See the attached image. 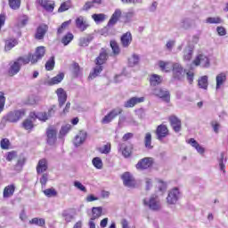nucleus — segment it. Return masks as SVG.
<instances>
[{
  "label": "nucleus",
  "mask_w": 228,
  "mask_h": 228,
  "mask_svg": "<svg viewBox=\"0 0 228 228\" xmlns=\"http://www.w3.org/2000/svg\"><path fill=\"white\" fill-rule=\"evenodd\" d=\"M30 57H19L18 59L12 61L9 64V76H16L20 72L22 65H28L29 63Z\"/></svg>",
  "instance_id": "obj_1"
},
{
  "label": "nucleus",
  "mask_w": 228,
  "mask_h": 228,
  "mask_svg": "<svg viewBox=\"0 0 228 228\" xmlns=\"http://www.w3.org/2000/svg\"><path fill=\"white\" fill-rule=\"evenodd\" d=\"M26 117V110L20 109L16 110H12L6 114V116L4 117V120L5 122H11L12 124H17L20 118H24Z\"/></svg>",
  "instance_id": "obj_2"
},
{
  "label": "nucleus",
  "mask_w": 228,
  "mask_h": 228,
  "mask_svg": "<svg viewBox=\"0 0 228 228\" xmlns=\"http://www.w3.org/2000/svg\"><path fill=\"white\" fill-rule=\"evenodd\" d=\"M142 202L143 206H146L151 211H159L161 209V201L158 195H151L150 198H145Z\"/></svg>",
  "instance_id": "obj_3"
},
{
  "label": "nucleus",
  "mask_w": 228,
  "mask_h": 228,
  "mask_svg": "<svg viewBox=\"0 0 228 228\" xmlns=\"http://www.w3.org/2000/svg\"><path fill=\"white\" fill-rule=\"evenodd\" d=\"M54 113H56V105L50 107L48 112H31L29 117L30 118H38V120H41V122H46V120H49V118H51Z\"/></svg>",
  "instance_id": "obj_4"
},
{
  "label": "nucleus",
  "mask_w": 228,
  "mask_h": 228,
  "mask_svg": "<svg viewBox=\"0 0 228 228\" xmlns=\"http://www.w3.org/2000/svg\"><path fill=\"white\" fill-rule=\"evenodd\" d=\"M43 56H45V47L38 46L34 54L28 53L25 58H30L29 61L32 65H35V63H38V61L42 60Z\"/></svg>",
  "instance_id": "obj_5"
},
{
  "label": "nucleus",
  "mask_w": 228,
  "mask_h": 228,
  "mask_svg": "<svg viewBox=\"0 0 228 228\" xmlns=\"http://www.w3.org/2000/svg\"><path fill=\"white\" fill-rule=\"evenodd\" d=\"M122 108L118 107L110 110L107 115L102 119V124H110L112 120L117 118L118 115L122 114Z\"/></svg>",
  "instance_id": "obj_6"
},
{
  "label": "nucleus",
  "mask_w": 228,
  "mask_h": 228,
  "mask_svg": "<svg viewBox=\"0 0 228 228\" xmlns=\"http://www.w3.org/2000/svg\"><path fill=\"white\" fill-rule=\"evenodd\" d=\"M121 179L123 181L124 186H126V188H134L136 186V181L129 172L124 173L121 175Z\"/></svg>",
  "instance_id": "obj_7"
},
{
  "label": "nucleus",
  "mask_w": 228,
  "mask_h": 228,
  "mask_svg": "<svg viewBox=\"0 0 228 228\" xmlns=\"http://www.w3.org/2000/svg\"><path fill=\"white\" fill-rule=\"evenodd\" d=\"M181 197V192L179 191L178 188H174L168 192L167 200L168 204H176L177 200Z\"/></svg>",
  "instance_id": "obj_8"
},
{
  "label": "nucleus",
  "mask_w": 228,
  "mask_h": 228,
  "mask_svg": "<svg viewBox=\"0 0 228 228\" xmlns=\"http://www.w3.org/2000/svg\"><path fill=\"white\" fill-rule=\"evenodd\" d=\"M102 4V0H89L85 3L81 12H90L92 8H99Z\"/></svg>",
  "instance_id": "obj_9"
},
{
  "label": "nucleus",
  "mask_w": 228,
  "mask_h": 228,
  "mask_svg": "<svg viewBox=\"0 0 228 228\" xmlns=\"http://www.w3.org/2000/svg\"><path fill=\"white\" fill-rule=\"evenodd\" d=\"M153 95L163 99L165 102H170V93L167 89L163 88H155L153 90Z\"/></svg>",
  "instance_id": "obj_10"
},
{
  "label": "nucleus",
  "mask_w": 228,
  "mask_h": 228,
  "mask_svg": "<svg viewBox=\"0 0 228 228\" xmlns=\"http://www.w3.org/2000/svg\"><path fill=\"white\" fill-rule=\"evenodd\" d=\"M137 170H147L152 167V158H144L138 161L136 164Z\"/></svg>",
  "instance_id": "obj_11"
},
{
  "label": "nucleus",
  "mask_w": 228,
  "mask_h": 228,
  "mask_svg": "<svg viewBox=\"0 0 228 228\" xmlns=\"http://www.w3.org/2000/svg\"><path fill=\"white\" fill-rule=\"evenodd\" d=\"M75 24L77 29L80 31H86L90 24H88V21L86 20L84 16H78L75 20Z\"/></svg>",
  "instance_id": "obj_12"
},
{
  "label": "nucleus",
  "mask_w": 228,
  "mask_h": 228,
  "mask_svg": "<svg viewBox=\"0 0 228 228\" xmlns=\"http://www.w3.org/2000/svg\"><path fill=\"white\" fill-rule=\"evenodd\" d=\"M173 76L175 79H181L184 77V70L183 69V66L180 63L175 62L173 63Z\"/></svg>",
  "instance_id": "obj_13"
},
{
  "label": "nucleus",
  "mask_w": 228,
  "mask_h": 228,
  "mask_svg": "<svg viewBox=\"0 0 228 228\" xmlns=\"http://www.w3.org/2000/svg\"><path fill=\"white\" fill-rule=\"evenodd\" d=\"M37 4H39L40 6H42V8H44V10H45L46 12H54V1H51V0H37Z\"/></svg>",
  "instance_id": "obj_14"
},
{
  "label": "nucleus",
  "mask_w": 228,
  "mask_h": 228,
  "mask_svg": "<svg viewBox=\"0 0 228 228\" xmlns=\"http://www.w3.org/2000/svg\"><path fill=\"white\" fill-rule=\"evenodd\" d=\"M194 65H200V67L208 69L209 67V58L204 54H200L194 60Z\"/></svg>",
  "instance_id": "obj_15"
},
{
  "label": "nucleus",
  "mask_w": 228,
  "mask_h": 228,
  "mask_svg": "<svg viewBox=\"0 0 228 228\" xmlns=\"http://www.w3.org/2000/svg\"><path fill=\"white\" fill-rule=\"evenodd\" d=\"M157 139L161 141L168 136V127L166 125H159L156 130Z\"/></svg>",
  "instance_id": "obj_16"
},
{
  "label": "nucleus",
  "mask_w": 228,
  "mask_h": 228,
  "mask_svg": "<svg viewBox=\"0 0 228 228\" xmlns=\"http://www.w3.org/2000/svg\"><path fill=\"white\" fill-rule=\"evenodd\" d=\"M55 94H57V97H58L59 106L60 108H61V106H63V104L67 102V92H65L64 88L61 87L55 91Z\"/></svg>",
  "instance_id": "obj_17"
},
{
  "label": "nucleus",
  "mask_w": 228,
  "mask_h": 228,
  "mask_svg": "<svg viewBox=\"0 0 228 228\" xmlns=\"http://www.w3.org/2000/svg\"><path fill=\"white\" fill-rule=\"evenodd\" d=\"M169 122L171 124L172 129L175 133H179L182 129L181 119L175 116H171L169 118Z\"/></svg>",
  "instance_id": "obj_18"
},
{
  "label": "nucleus",
  "mask_w": 228,
  "mask_h": 228,
  "mask_svg": "<svg viewBox=\"0 0 228 228\" xmlns=\"http://www.w3.org/2000/svg\"><path fill=\"white\" fill-rule=\"evenodd\" d=\"M143 101H145V98L143 97H132L128 101L125 102L124 107L134 108L136 104H140L141 102H143Z\"/></svg>",
  "instance_id": "obj_19"
},
{
  "label": "nucleus",
  "mask_w": 228,
  "mask_h": 228,
  "mask_svg": "<svg viewBox=\"0 0 228 228\" xmlns=\"http://www.w3.org/2000/svg\"><path fill=\"white\" fill-rule=\"evenodd\" d=\"M122 16V11L120 9H116L114 13L111 15L109 22H108V28H111L118 22V19Z\"/></svg>",
  "instance_id": "obj_20"
},
{
  "label": "nucleus",
  "mask_w": 228,
  "mask_h": 228,
  "mask_svg": "<svg viewBox=\"0 0 228 228\" xmlns=\"http://www.w3.org/2000/svg\"><path fill=\"white\" fill-rule=\"evenodd\" d=\"M121 45L124 48L129 47L131 45V42H133V36L131 32H126L121 36L120 38Z\"/></svg>",
  "instance_id": "obj_21"
},
{
  "label": "nucleus",
  "mask_w": 228,
  "mask_h": 228,
  "mask_svg": "<svg viewBox=\"0 0 228 228\" xmlns=\"http://www.w3.org/2000/svg\"><path fill=\"white\" fill-rule=\"evenodd\" d=\"M108 61V51L102 48L99 56L96 58V65H104Z\"/></svg>",
  "instance_id": "obj_22"
},
{
  "label": "nucleus",
  "mask_w": 228,
  "mask_h": 228,
  "mask_svg": "<svg viewBox=\"0 0 228 228\" xmlns=\"http://www.w3.org/2000/svg\"><path fill=\"white\" fill-rule=\"evenodd\" d=\"M47 143L54 145L56 143V130L54 128H48L46 131Z\"/></svg>",
  "instance_id": "obj_23"
},
{
  "label": "nucleus",
  "mask_w": 228,
  "mask_h": 228,
  "mask_svg": "<svg viewBox=\"0 0 228 228\" xmlns=\"http://www.w3.org/2000/svg\"><path fill=\"white\" fill-rule=\"evenodd\" d=\"M94 40V35L89 34L86 37H80L78 39V45L79 47H88L90 45V42Z\"/></svg>",
  "instance_id": "obj_24"
},
{
  "label": "nucleus",
  "mask_w": 228,
  "mask_h": 228,
  "mask_svg": "<svg viewBox=\"0 0 228 228\" xmlns=\"http://www.w3.org/2000/svg\"><path fill=\"white\" fill-rule=\"evenodd\" d=\"M131 146H127L126 143L118 144V151L122 153L124 158H129L131 156Z\"/></svg>",
  "instance_id": "obj_25"
},
{
  "label": "nucleus",
  "mask_w": 228,
  "mask_h": 228,
  "mask_svg": "<svg viewBox=\"0 0 228 228\" xmlns=\"http://www.w3.org/2000/svg\"><path fill=\"white\" fill-rule=\"evenodd\" d=\"M86 140V132L80 131L78 134L76 135L74 140V145L75 147H79V145H82V143Z\"/></svg>",
  "instance_id": "obj_26"
},
{
  "label": "nucleus",
  "mask_w": 228,
  "mask_h": 228,
  "mask_svg": "<svg viewBox=\"0 0 228 228\" xmlns=\"http://www.w3.org/2000/svg\"><path fill=\"white\" fill-rule=\"evenodd\" d=\"M48 168L47 166V159H42L38 161V164L37 166V174H44V172H46Z\"/></svg>",
  "instance_id": "obj_27"
},
{
  "label": "nucleus",
  "mask_w": 228,
  "mask_h": 228,
  "mask_svg": "<svg viewBox=\"0 0 228 228\" xmlns=\"http://www.w3.org/2000/svg\"><path fill=\"white\" fill-rule=\"evenodd\" d=\"M189 145H191V147H193L194 149H196L197 152H199V154H204V152H206V150L204 149V147L200 146V144H199V142L191 138L188 141Z\"/></svg>",
  "instance_id": "obj_28"
},
{
  "label": "nucleus",
  "mask_w": 228,
  "mask_h": 228,
  "mask_svg": "<svg viewBox=\"0 0 228 228\" xmlns=\"http://www.w3.org/2000/svg\"><path fill=\"white\" fill-rule=\"evenodd\" d=\"M48 27L47 25H41L37 28L36 38L37 40H42L44 37H45V33H47Z\"/></svg>",
  "instance_id": "obj_29"
},
{
  "label": "nucleus",
  "mask_w": 228,
  "mask_h": 228,
  "mask_svg": "<svg viewBox=\"0 0 228 228\" xmlns=\"http://www.w3.org/2000/svg\"><path fill=\"white\" fill-rule=\"evenodd\" d=\"M159 67L163 72H170L174 67V63L168 61H159Z\"/></svg>",
  "instance_id": "obj_30"
},
{
  "label": "nucleus",
  "mask_w": 228,
  "mask_h": 228,
  "mask_svg": "<svg viewBox=\"0 0 228 228\" xmlns=\"http://www.w3.org/2000/svg\"><path fill=\"white\" fill-rule=\"evenodd\" d=\"M64 77H65V74L59 73L57 76L52 77L48 81V85H50V86H53V85H59V83H61V81H63Z\"/></svg>",
  "instance_id": "obj_31"
},
{
  "label": "nucleus",
  "mask_w": 228,
  "mask_h": 228,
  "mask_svg": "<svg viewBox=\"0 0 228 228\" xmlns=\"http://www.w3.org/2000/svg\"><path fill=\"white\" fill-rule=\"evenodd\" d=\"M61 216L67 224L72 222V220H74L75 218L74 212H72L71 210H64L61 213Z\"/></svg>",
  "instance_id": "obj_32"
},
{
  "label": "nucleus",
  "mask_w": 228,
  "mask_h": 228,
  "mask_svg": "<svg viewBox=\"0 0 228 228\" xmlns=\"http://www.w3.org/2000/svg\"><path fill=\"white\" fill-rule=\"evenodd\" d=\"M226 79H227V77L225 76V73L218 74L216 77V90H218L220 86H222V85L225 83Z\"/></svg>",
  "instance_id": "obj_33"
},
{
  "label": "nucleus",
  "mask_w": 228,
  "mask_h": 228,
  "mask_svg": "<svg viewBox=\"0 0 228 228\" xmlns=\"http://www.w3.org/2000/svg\"><path fill=\"white\" fill-rule=\"evenodd\" d=\"M162 81L163 79L159 75L153 74L150 77V84L151 86H158V85H161Z\"/></svg>",
  "instance_id": "obj_34"
},
{
  "label": "nucleus",
  "mask_w": 228,
  "mask_h": 228,
  "mask_svg": "<svg viewBox=\"0 0 228 228\" xmlns=\"http://www.w3.org/2000/svg\"><path fill=\"white\" fill-rule=\"evenodd\" d=\"M15 193V186L8 185L4 190V199H10Z\"/></svg>",
  "instance_id": "obj_35"
},
{
  "label": "nucleus",
  "mask_w": 228,
  "mask_h": 228,
  "mask_svg": "<svg viewBox=\"0 0 228 228\" xmlns=\"http://www.w3.org/2000/svg\"><path fill=\"white\" fill-rule=\"evenodd\" d=\"M191 56H193V47L187 46L183 51V61H190V60H191Z\"/></svg>",
  "instance_id": "obj_36"
},
{
  "label": "nucleus",
  "mask_w": 228,
  "mask_h": 228,
  "mask_svg": "<svg viewBox=\"0 0 228 228\" xmlns=\"http://www.w3.org/2000/svg\"><path fill=\"white\" fill-rule=\"evenodd\" d=\"M72 8V1L68 0L61 4V6L58 9L59 13H63V12H67V10H70Z\"/></svg>",
  "instance_id": "obj_37"
},
{
  "label": "nucleus",
  "mask_w": 228,
  "mask_h": 228,
  "mask_svg": "<svg viewBox=\"0 0 228 228\" xmlns=\"http://www.w3.org/2000/svg\"><path fill=\"white\" fill-rule=\"evenodd\" d=\"M140 63V55L134 53L128 58V65L130 67H136Z\"/></svg>",
  "instance_id": "obj_38"
},
{
  "label": "nucleus",
  "mask_w": 228,
  "mask_h": 228,
  "mask_svg": "<svg viewBox=\"0 0 228 228\" xmlns=\"http://www.w3.org/2000/svg\"><path fill=\"white\" fill-rule=\"evenodd\" d=\"M92 220H97V218H100L102 215V207H94L92 208Z\"/></svg>",
  "instance_id": "obj_39"
},
{
  "label": "nucleus",
  "mask_w": 228,
  "mask_h": 228,
  "mask_svg": "<svg viewBox=\"0 0 228 228\" xmlns=\"http://www.w3.org/2000/svg\"><path fill=\"white\" fill-rule=\"evenodd\" d=\"M19 44V41L15 38L8 39L5 41V51H12L15 45Z\"/></svg>",
  "instance_id": "obj_40"
},
{
  "label": "nucleus",
  "mask_w": 228,
  "mask_h": 228,
  "mask_svg": "<svg viewBox=\"0 0 228 228\" xmlns=\"http://www.w3.org/2000/svg\"><path fill=\"white\" fill-rule=\"evenodd\" d=\"M28 21H29V17H28V15H20L18 18L17 26L18 28H24V26L28 25Z\"/></svg>",
  "instance_id": "obj_41"
},
{
  "label": "nucleus",
  "mask_w": 228,
  "mask_h": 228,
  "mask_svg": "<svg viewBox=\"0 0 228 228\" xmlns=\"http://www.w3.org/2000/svg\"><path fill=\"white\" fill-rule=\"evenodd\" d=\"M198 85L200 88H202L203 90H208V86L209 83L208 82V76H202L198 80Z\"/></svg>",
  "instance_id": "obj_42"
},
{
  "label": "nucleus",
  "mask_w": 228,
  "mask_h": 228,
  "mask_svg": "<svg viewBox=\"0 0 228 228\" xmlns=\"http://www.w3.org/2000/svg\"><path fill=\"white\" fill-rule=\"evenodd\" d=\"M73 40L74 34L69 32L61 38V44H63V45H69V44H70V42H72Z\"/></svg>",
  "instance_id": "obj_43"
},
{
  "label": "nucleus",
  "mask_w": 228,
  "mask_h": 228,
  "mask_svg": "<svg viewBox=\"0 0 228 228\" xmlns=\"http://www.w3.org/2000/svg\"><path fill=\"white\" fill-rule=\"evenodd\" d=\"M29 224L31 225H38L39 227H44V225H45V219L34 217L29 221Z\"/></svg>",
  "instance_id": "obj_44"
},
{
  "label": "nucleus",
  "mask_w": 228,
  "mask_h": 228,
  "mask_svg": "<svg viewBox=\"0 0 228 228\" xmlns=\"http://www.w3.org/2000/svg\"><path fill=\"white\" fill-rule=\"evenodd\" d=\"M92 19L96 22V24H100V22H104L106 20V14L95 13L92 15Z\"/></svg>",
  "instance_id": "obj_45"
},
{
  "label": "nucleus",
  "mask_w": 228,
  "mask_h": 228,
  "mask_svg": "<svg viewBox=\"0 0 228 228\" xmlns=\"http://www.w3.org/2000/svg\"><path fill=\"white\" fill-rule=\"evenodd\" d=\"M144 145L146 149H152V134H151V133L145 134Z\"/></svg>",
  "instance_id": "obj_46"
},
{
  "label": "nucleus",
  "mask_w": 228,
  "mask_h": 228,
  "mask_svg": "<svg viewBox=\"0 0 228 228\" xmlns=\"http://www.w3.org/2000/svg\"><path fill=\"white\" fill-rule=\"evenodd\" d=\"M71 22H72V20L64 21L61 25V27H59V28L57 29V35H61L62 33H65V30L67 29V28H69V26H70Z\"/></svg>",
  "instance_id": "obj_47"
},
{
  "label": "nucleus",
  "mask_w": 228,
  "mask_h": 228,
  "mask_svg": "<svg viewBox=\"0 0 228 228\" xmlns=\"http://www.w3.org/2000/svg\"><path fill=\"white\" fill-rule=\"evenodd\" d=\"M224 22V20L220 17H208L206 19L207 24H222Z\"/></svg>",
  "instance_id": "obj_48"
},
{
  "label": "nucleus",
  "mask_w": 228,
  "mask_h": 228,
  "mask_svg": "<svg viewBox=\"0 0 228 228\" xmlns=\"http://www.w3.org/2000/svg\"><path fill=\"white\" fill-rule=\"evenodd\" d=\"M102 72V66L97 65L94 68V72L89 75V78L95 79V77H97V76H99Z\"/></svg>",
  "instance_id": "obj_49"
},
{
  "label": "nucleus",
  "mask_w": 228,
  "mask_h": 228,
  "mask_svg": "<svg viewBox=\"0 0 228 228\" xmlns=\"http://www.w3.org/2000/svg\"><path fill=\"white\" fill-rule=\"evenodd\" d=\"M180 28L183 29H190L191 28V20L188 18H184L180 21Z\"/></svg>",
  "instance_id": "obj_50"
},
{
  "label": "nucleus",
  "mask_w": 228,
  "mask_h": 228,
  "mask_svg": "<svg viewBox=\"0 0 228 228\" xmlns=\"http://www.w3.org/2000/svg\"><path fill=\"white\" fill-rule=\"evenodd\" d=\"M98 151L101 154H110V152H111V144L107 143V144L98 148Z\"/></svg>",
  "instance_id": "obj_51"
},
{
  "label": "nucleus",
  "mask_w": 228,
  "mask_h": 228,
  "mask_svg": "<svg viewBox=\"0 0 228 228\" xmlns=\"http://www.w3.org/2000/svg\"><path fill=\"white\" fill-rule=\"evenodd\" d=\"M22 127H24L26 131H31L35 126L33 125V121L31 119H25L22 122Z\"/></svg>",
  "instance_id": "obj_52"
},
{
  "label": "nucleus",
  "mask_w": 228,
  "mask_h": 228,
  "mask_svg": "<svg viewBox=\"0 0 228 228\" xmlns=\"http://www.w3.org/2000/svg\"><path fill=\"white\" fill-rule=\"evenodd\" d=\"M110 47L112 49L113 54H120V47L118 46V43H117V41L111 40Z\"/></svg>",
  "instance_id": "obj_53"
},
{
  "label": "nucleus",
  "mask_w": 228,
  "mask_h": 228,
  "mask_svg": "<svg viewBox=\"0 0 228 228\" xmlns=\"http://www.w3.org/2000/svg\"><path fill=\"white\" fill-rule=\"evenodd\" d=\"M9 6L12 10H19L20 8V0H9Z\"/></svg>",
  "instance_id": "obj_54"
},
{
  "label": "nucleus",
  "mask_w": 228,
  "mask_h": 228,
  "mask_svg": "<svg viewBox=\"0 0 228 228\" xmlns=\"http://www.w3.org/2000/svg\"><path fill=\"white\" fill-rule=\"evenodd\" d=\"M44 194L48 197H56V195H58V192L56 191V190L54 188H50V189H45L44 191Z\"/></svg>",
  "instance_id": "obj_55"
},
{
  "label": "nucleus",
  "mask_w": 228,
  "mask_h": 228,
  "mask_svg": "<svg viewBox=\"0 0 228 228\" xmlns=\"http://www.w3.org/2000/svg\"><path fill=\"white\" fill-rule=\"evenodd\" d=\"M93 165L95 168L101 170V168H102V159L99 157L93 159Z\"/></svg>",
  "instance_id": "obj_56"
},
{
  "label": "nucleus",
  "mask_w": 228,
  "mask_h": 228,
  "mask_svg": "<svg viewBox=\"0 0 228 228\" xmlns=\"http://www.w3.org/2000/svg\"><path fill=\"white\" fill-rule=\"evenodd\" d=\"M224 153H221L220 158H219V168L224 174H225V159H224Z\"/></svg>",
  "instance_id": "obj_57"
},
{
  "label": "nucleus",
  "mask_w": 228,
  "mask_h": 228,
  "mask_svg": "<svg viewBox=\"0 0 228 228\" xmlns=\"http://www.w3.org/2000/svg\"><path fill=\"white\" fill-rule=\"evenodd\" d=\"M74 186L77 188V190H79L80 191H83L84 193H86V187L81 183L79 181L74 182Z\"/></svg>",
  "instance_id": "obj_58"
},
{
  "label": "nucleus",
  "mask_w": 228,
  "mask_h": 228,
  "mask_svg": "<svg viewBox=\"0 0 228 228\" xmlns=\"http://www.w3.org/2000/svg\"><path fill=\"white\" fill-rule=\"evenodd\" d=\"M4 104H6V97H4V93L0 92V113L4 110Z\"/></svg>",
  "instance_id": "obj_59"
},
{
  "label": "nucleus",
  "mask_w": 228,
  "mask_h": 228,
  "mask_svg": "<svg viewBox=\"0 0 228 228\" xmlns=\"http://www.w3.org/2000/svg\"><path fill=\"white\" fill-rule=\"evenodd\" d=\"M47 181H49V174L45 173L42 175L40 178L42 188H45V184H47Z\"/></svg>",
  "instance_id": "obj_60"
},
{
  "label": "nucleus",
  "mask_w": 228,
  "mask_h": 228,
  "mask_svg": "<svg viewBox=\"0 0 228 228\" xmlns=\"http://www.w3.org/2000/svg\"><path fill=\"white\" fill-rule=\"evenodd\" d=\"M72 72L74 76H79V73L81 72V68L79 67L78 63L75 62L72 64Z\"/></svg>",
  "instance_id": "obj_61"
},
{
  "label": "nucleus",
  "mask_w": 228,
  "mask_h": 228,
  "mask_svg": "<svg viewBox=\"0 0 228 228\" xmlns=\"http://www.w3.org/2000/svg\"><path fill=\"white\" fill-rule=\"evenodd\" d=\"M0 145H1V149H4V151L10 149V140L2 139L0 142Z\"/></svg>",
  "instance_id": "obj_62"
},
{
  "label": "nucleus",
  "mask_w": 228,
  "mask_h": 228,
  "mask_svg": "<svg viewBox=\"0 0 228 228\" xmlns=\"http://www.w3.org/2000/svg\"><path fill=\"white\" fill-rule=\"evenodd\" d=\"M46 70H53L54 69V57H51V59L45 63Z\"/></svg>",
  "instance_id": "obj_63"
},
{
  "label": "nucleus",
  "mask_w": 228,
  "mask_h": 228,
  "mask_svg": "<svg viewBox=\"0 0 228 228\" xmlns=\"http://www.w3.org/2000/svg\"><path fill=\"white\" fill-rule=\"evenodd\" d=\"M158 188H159V191H167V183H165L163 180H159Z\"/></svg>",
  "instance_id": "obj_64"
}]
</instances>
